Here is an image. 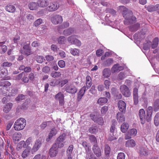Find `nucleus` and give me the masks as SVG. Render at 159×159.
I'll return each mask as SVG.
<instances>
[{
	"instance_id": "f257e3e1",
	"label": "nucleus",
	"mask_w": 159,
	"mask_h": 159,
	"mask_svg": "<svg viewBox=\"0 0 159 159\" xmlns=\"http://www.w3.org/2000/svg\"><path fill=\"white\" fill-rule=\"evenodd\" d=\"M119 10L122 12V14L125 20L124 22L125 25H128L135 23L136 21V18L133 16L132 12L124 6H120Z\"/></svg>"
},
{
	"instance_id": "f03ea898",
	"label": "nucleus",
	"mask_w": 159,
	"mask_h": 159,
	"mask_svg": "<svg viewBox=\"0 0 159 159\" xmlns=\"http://www.w3.org/2000/svg\"><path fill=\"white\" fill-rule=\"evenodd\" d=\"M26 125V120L23 118H20L15 122L14 126V129L16 131L23 130Z\"/></svg>"
},
{
	"instance_id": "7ed1b4c3",
	"label": "nucleus",
	"mask_w": 159,
	"mask_h": 159,
	"mask_svg": "<svg viewBox=\"0 0 159 159\" xmlns=\"http://www.w3.org/2000/svg\"><path fill=\"white\" fill-rule=\"evenodd\" d=\"M66 134H63L60 135L56 140L53 144H55L56 147L61 148L64 146V140L65 139Z\"/></svg>"
},
{
	"instance_id": "20e7f679",
	"label": "nucleus",
	"mask_w": 159,
	"mask_h": 159,
	"mask_svg": "<svg viewBox=\"0 0 159 159\" xmlns=\"http://www.w3.org/2000/svg\"><path fill=\"white\" fill-rule=\"evenodd\" d=\"M67 40L68 43L71 44H75L78 47L81 45V42L76 38L75 35H72L69 36Z\"/></svg>"
},
{
	"instance_id": "39448f33",
	"label": "nucleus",
	"mask_w": 159,
	"mask_h": 159,
	"mask_svg": "<svg viewBox=\"0 0 159 159\" xmlns=\"http://www.w3.org/2000/svg\"><path fill=\"white\" fill-rule=\"evenodd\" d=\"M120 91L122 94L125 97H129L131 95V92L129 88L125 85L123 84L120 86Z\"/></svg>"
},
{
	"instance_id": "423d86ee",
	"label": "nucleus",
	"mask_w": 159,
	"mask_h": 159,
	"mask_svg": "<svg viewBox=\"0 0 159 159\" xmlns=\"http://www.w3.org/2000/svg\"><path fill=\"white\" fill-rule=\"evenodd\" d=\"M65 87V90L69 93L75 94L77 91V88L72 84H67Z\"/></svg>"
},
{
	"instance_id": "0eeeda50",
	"label": "nucleus",
	"mask_w": 159,
	"mask_h": 159,
	"mask_svg": "<svg viewBox=\"0 0 159 159\" xmlns=\"http://www.w3.org/2000/svg\"><path fill=\"white\" fill-rule=\"evenodd\" d=\"M56 100L59 101V104L61 106H63L64 104V95L63 93L59 92L55 97Z\"/></svg>"
},
{
	"instance_id": "6e6552de",
	"label": "nucleus",
	"mask_w": 159,
	"mask_h": 159,
	"mask_svg": "<svg viewBox=\"0 0 159 159\" xmlns=\"http://www.w3.org/2000/svg\"><path fill=\"white\" fill-rule=\"evenodd\" d=\"M52 22L54 24H57L61 23L63 19L62 17L60 15H55L53 16L51 18Z\"/></svg>"
},
{
	"instance_id": "1a4fd4ad",
	"label": "nucleus",
	"mask_w": 159,
	"mask_h": 159,
	"mask_svg": "<svg viewBox=\"0 0 159 159\" xmlns=\"http://www.w3.org/2000/svg\"><path fill=\"white\" fill-rule=\"evenodd\" d=\"M58 148L56 147L55 144L52 145L49 151V155L51 157H54L56 156L58 153Z\"/></svg>"
},
{
	"instance_id": "9d476101",
	"label": "nucleus",
	"mask_w": 159,
	"mask_h": 159,
	"mask_svg": "<svg viewBox=\"0 0 159 159\" xmlns=\"http://www.w3.org/2000/svg\"><path fill=\"white\" fill-rule=\"evenodd\" d=\"M139 116L140 119L141 123L144 124L145 122V112L143 109H141L139 110Z\"/></svg>"
},
{
	"instance_id": "9b49d317",
	"label": "nucleus",
	"mask_w": 159,
	"mask_h": 159,
	"mask_svg": "<svg viewBox=\"0 0 159 159\" xmlns=\"http://www.w3.org/2000/svg\"><path fill=\"white\" fill-rule=\"evenodd\" d=\"M23 48L24 51L23 52H21V53L24 54L25 56H27L32 53L31 51V48H30L29 44H26L24 45Z\"/></svg>"
},
{
	"instance_id": "f8f14e48",
	"label": "nucleus",
	"mask_w": 159,
	"mask_h": 159,
	"mask_svg": "<svg viewBox=\"0 0 159 159\" xmlns=\"http://www.w3.org/2000/svg\"><path fill=\"white\" fill-rule=\"evenodd\" d=\"M118 106L119 110L123 113H125L126 110V104L122 100H120L118 103Z\"/></svg>"
},
{
	"instance_id": "ddd939ff",
	"label": "nucleus",
	"mask_w": 159,
	"mask_h": 159,
	"mask_svg": "<svg viewBox=\"0 0 159 159\" xmlns=\"http://www.w3.org/2000/svg\"><path fill=\"white\" fill-rule=\"evenodd\" d=\"M93 150L94 154L97 157H99L101 156L100 149L97 144H94L93 147Z\"/></svg>"
},
{
	"instance_id": "4468645a",
	"label": "nucleus",
	"mask_w": 159,
	"mask_h": 159,
	"mask_svg": "<svg viewBox=\"0 0 159 159\" xmlns=\"http://www.w3.org/2000/svg\"><path fill=\"white\" fill-rule=\"evenodd\" d=\"M59 7V4L57 2H52L48 7V10L50 11H55Z\"/></svg>"
},
{
	"instance_id": "2eb2a0df",
	"label": "nucleus",
	"mask_w": 159,
	"mask_h": 159,
	"mask_svg": "<svg viewBox=\"0 0 159 159\" xmlns=\"http://www.w3.org/2000/svg\"><path fill=\"white\" fill-rule=\"evenodd\" d=\"M138 152L143 156H146L148 155V153L147 149L144 147L140 146L137 148Z\"/></svg>"
},
{
	"instance_id": "dca6fc26",
	"label": "nucleus",
	"mask_w": 159,
	"mask_h": 159,
	"mask_svg": "<svg viewBox=\"0 0 159 159\" xmlns=\"http://www.w3.org/2000/svg\"><path fill=\"white\" fill-rule=\"evenodd\" d=\"M42 144V141L38 139L35 142L32 148V150L34 152H36L40 148Z\"/></svg>"
},
{
	"instance_id": "f3484780",
	"label": "nucleus",
	"mask_w": 159,
	"mask_h": 159,
	"mask_svg": "<svg viewBox=\"0 0 159 159\" xmlns=\"http://www.w3.org/2000/svg\"><path fill=\"white\" fill-rule=\"evenodd\" d=\"M138 92V89L136 88H134L133 90V98L134 103L135 105L137 104L139 102Z\"/></svg>"
},
{
	"instance_id": "a211bd4d",
	"label": "nucleus",
	"mask_w": 159,
	"mask_h": 159,
	"mask_svg": "<svg viewBox=\"0 0 159 159\" xmlns=\"http://www.w3.org/2000/svg\"><path fill=\"white\" fill-rule=\"evenodd\" d=\"M57 131L55 128H52L50 131L48 136V138L46 139V141L48 142L51 140L52 137L55 136L57 133Z\"/></svg>"
},
{
	"instance_id": "6ab92c4d",
	"label": "nucleus",
	"mask_w": 159,
	"mask_h": 159,
	"mask_svg": "<svg viewBox=\"0 0 159 159\" xmlns=\"http://www.w3.org/2000/svg\"><path fill=\"white\" fill-rule=\"evenodd\" d=\"M28 7L31 10H35L38 8L39 6L37 2H32L28 4Z\"/></svg>"
},
{
	"instance_id": "aec40b11",
	"label": "nucleus",
	"mask_w": 159,
	"mask_h": 159,
	"mask_svg": "<svg viewBox=\"0 0 159 159\" xmlns=\"http://www.w3.org/2000/svg\"><path fill=\"white\" fill-rule=\"evenodd\" d=\"M152 107L151 106L149 107L147 109V121L149 122L152 116Z\"/></svg>"
},
{
	"instance_id": "412c9836",
	"label": "nucleus",
	"mask_w": 159,
	"mask_h": 159,
	"mask_svg": "<svg viewBox=\"0 0 159 159\" xmlns=\"http://www.w3.org/2000/svg\"><path fill=\"white\" fill-rule=\"evenodd\" d=\"M86 90H87V89H86V87L85 86H84L80 89L78 95L77 100L78 101H80Z\"/></svg>"
},
{
	"instance_id": "4be33fe9",
	"label": "nucleus",
	"mask_w": 159,
	"mask_h": 159,
	"mask_svg": "<svg viewBox=\"0 0 159 159\" xmlns=\"http://www.w3.org/2000/svg\"><path fill=\"white\" fill-rule=\"evenodd\" d=\"M39 7H45L48 5V0H38L37 1Z\"/></svg>"
},
{
	"instance_id": "5701e85b",
	"label": "nucleus",
	"mask_w": 159,
	"mask_h": 159,
	"mask_svg": "<svg viewBox=\"0 0 159 159\" xmlns=\"http://www.w3.org/2000/svg\"><path fill=\"white\" fill-rule=\"evenodd\" d=\"M135 141L132 139L127 141L125 143V146L127 147H133L136 145Z\"/></svg>"
},
{
	"instance_id": "b1692460",
	"label": "nucleus",
	"mask_w": 159,
	"mask_h": 159,
	"mask_svg": "<svg viewBox=\"0 0 159 159\" xmlns=\"http://www.w3.org/2000/svg\"><path fill=\"white\" fill-rule=\"evenodd\" d=\"M102 75L105 78H108L111 75V71L110 69L106 68L104 69L102 71Z\"/></svg>"
},
{
	"instance_id": "393cba45",
	"label": "nucleus",
	"mask_w": 159,
	"mask_h": 159,
	"mask_svg": "<svg viewBox=\"0 0 159 159\" xmlns=\"http://www.w3.org/2000/svg\"><path fill=\"white\" fill-rule=\"evenodd\" d=\"M117 119L119 122H122L125 121V118L122 113L118 112L116 115Z\"/></svg>"
},
{
	"instance_id": "a878e982",
	"label": "nucleus",
	"mask_w": 159,
	"mask_h": 159,
	"mask_svg": "<svg viewBox=\"0 0 159 159\" xmlns=\"http://www.w3.org/2000/svg\"><path fill=\"white\" fill-rule=\"evenodd\" d=\"M74 32V30L72 28H69L65 30L63 32V34L66 36L69 35L73 33Z\"/></svg>"
},
{
	"instance_id": "bb28decb",
	"label": "nucleus",
	"mask_w": 159,
	"mask_h": 159,
	"mask_svg": "<svg viewBox=\"0 0 159 159\" xmlns=\"http://www.w3.org/2000/svg\"><path fill=\"white\" fill-rule=\"evenodd\" d=\"M92 84L91 78L88 75L86 77V87L87 89H89Z\"/></svg>"
},
{
	"instance_id": "cd10ccee",
	"label": "nucleus",
	"mask_w": 159,
	"mask_h": 159,
	"mask_svg": "<svg viewBox=\"0 0 159 159\" xmlns=\"http://www.w3.org/2000/svg\"><path fill=\"white\" fill-rule=\"evenodd\" d=\"M129 127V124L126 123H124L121 125L120 129L123 133H125Z\"/></svg>"
},
{
	"instance_id": "c85d7f7f",
	"label": "nucleus",
	"mask_w": 159,
	"mask_h": 159,
	"mask_svg": "<svg viewBox=\"0 0 159 159\" xmlns=\"http://www.w3.org/2000/svg\"><path fill=\"white\" fill-rule=\"evenodd\" d=\"M5 9L9 12H14L15 11L16 8L12 5H8L6 7Z\"/></svg>"
},
{
	"instance_id": "c756f323",
	"label": "nucleus",
	"mask_w": 159,
	"mask_h": 159,
	"mask_svg": "<svg viewBox=\"0 0 159 159\" xmlns=\"http://www.w3.org/2000/svg\"><path fill=\"white\" fill-rule=\"evenodd\" d=\"M154 111H157L159 110V99H157L154 101L153 104Z\"/></svg>"
},
{
	"instance_id": "7c9ffc66",
	"label": "nucleus",
	"mask_w": 159,
	"mask_h": 159,
	"mask_svg": "<svg viewBox=\"0 0 159 159\" xmlns=\"http://www.w3.org/2000/svg\"><path fill=\"white\" fill-rule=\"evenodd\" d=\"M98 131V128L96 125L92 126L89 129V132L91 134H95Z\"/></svg>"
},
{
	"instance_id": "2f4dec72",
	"label": "nucleus",
	"mask_w": 159,
	"mask_h": 159,
	"mask_svg": "<svg viewBox=\"0 0 159 159\" xmlns=\"http://www.w3.org/2000/svg\"><path fill=\"white\" fill-rule=\"evenodd\" d=\"M111 152L110 146L107 144L105 145L104 147V152L106 156L109 157Z\"/></svg>"
},
{
	"instance_id": "473e14b6",
	"label": "nucleus",
	"mask_w": 159,
	"mask_h": 159,
	"mask_svg": "<svg viewBox=\"0 0 159 159\" xmlns=\"http://www.w3.org/2000/svg\"><path fill=\"white\" fill-rule=\"evenodd\" d=\"M113 60L111 58L107 59L103 63L104 65L105 66H109L113 63Z\"/></svg>"
},
{
	"instance_id": "72a5a7b5",
	"label": "nucleus",
	"mask_w": 159,
	"mask_h": 159,
	"mask_svg": "<svg viewBox=\"0 0 159 159\" xmlns=\"http://www.w3.org/2000/svg\"><path fill=\"white\" fill-rule=\"evenodd\" d=\"M108 100L105 98H101L98 99L97 103L100 105H102L107 102Z\"/></svg>"
},
{
	"instance_id": "f704fd0d",
	"label": "nucleus",
	"mask_w": 159,
	"mask_h": 159,
	"mask_svg": "<svg viewBox=\"0 0 159 159\" xmlns=\"http://www.w3.org/2000/svg\"><path fill=\"white\" fill-rule=\"evenodd\" d=\"M82 145L85 149L86 154H88V153H90L91 152L89 151V148L87 145V142L83 141L82 143Z\"/></svg>"
},
{
	"instance_id": "c9c22d12",
	"label": "nucleus",
	"mask_w": 159,
	"mask_h": 159,
	"mask_svg": "<svg viewBox=\"0 0 159 159\" xmlns=\"http://www.w3.org/2000/svg\"><path fill=\"white\" fill-rule=\"evenodd\" d=\"M30 151L28 148H26L22 152V157L23 158L27 157L30 154Z\"/></svg>"
},
{
	"instance_id": "e433bc0d",
	"label": "nucleus",
	"mask_w": 159,
	"mask_h": 159,
	"mask_svg": "<svg viewBox=\"0 0 159 159\" xmlns=\"http://www.w3.org/2000/svg\"><path fill=\"white\" fill-rule=\"evenodd\" d=\"M158 39L157 38H155L153 41L152 43V49H155L158 45Z\"/></svg>"
},
{
	"instance_id": "4c0bfd02",
	"label": "nucleus",
	"mask_w": 159,
	"mask_h": 159,
	"mask_svg": "<svg viewBox=\"0 0 159 159\" xmlns=\"http://www.w3.org/2000/svg\"><path fill=\"white\" fill-rule=\"evenodd\" d=\"M89 139L90 142L92 143H93L94 145L97 144H96L97 143L96 138L93 135H89Z\"/></svg>"
},
{
	"instance_id": "58836bf2",
	"label": "nucleus",
	"mask_w": 159,
	"mask_h": 159,
	"mask_svg": "<svg viewBox=\"0 0 159 159\" xmlns=\"http://www.w3.org/2000/svg\"><path fill=\"white\" fill-rule=\"evenodd\" d=\"M58 43L60 44H65L66 42V38L63 36H61L57 39Z\"/></svg>"
},
{
	"instance_id": "ea45409f",
	"label": "nucleus",
	"mask_w": 159,
	"mask_h": 159,
	"mask_svg": "<svg viewBox=\"0 0 159 159\" xmlns=\"http://www.w3.org/2000/svg\"><path fill=\"white\" fill-rule=\"evenodd\" d=\"M154 122L155 125L158 126L159 125V112L157 113L154 119Z\"/></svg>"
},
{
	"instance_id": "a19ab883",
	"label": "nucleus",
	"mask_w": 159,
	"mask_h": 159,
	"mask_svg": "<svg viewBox=\"0 0 159 159\" xmlns=\"http://www.w3.org/2000/svg\"><path fill=\"white\" fill-rule=\"evenodd\" d=\"M70 53L73 56H77L79 53V50L77 48H71L70 49Z\"/></svg>"
},
{
	"instance_id": "79ce46f5",
	"label": "nucleus",
	"mask_w": 159,
	"mask_h": 159,
	"mask_svg": "<svg viewBox=\"0 0 159 159\" xmlns=\"http://www.w3.org/2000/svg\"><path fill=\"white\" fill-rule=\"evenodd\" d=\"M85 158L86 159H97L92 152L86 154Z\"/></svg>"
},
{
	"instance_id": "37998d69",
	"label": "nucleus",
	"mask_w": 159,
	"mask_h": 159,
	"mask_svg": "<svg viewBox=\"0 0 159 159\" xmlns=\"http://www.w3.org/2000/svg\"><path fill=\"white\" fill-rule=\"evenodd\" d=\"M61 75V73L57 71H53L51 74V76L54 78H58Z\"/></svg>"
},
{
	"instance_id": "c03bdc74",
	"label": "nucleus",
	"mask_w": 159,
	"mask_h": 159,
	"mask_svg": "<svg viewBox=\"0 0 159 159\" xmlns=\"http://www.w3.org/2000/svg\"><path fill=\"white\" fill-rule=\"evenodd\" d=\"M25 142L23 141H22L19 142L18 144L16 147V149L18 151H19L24 147Z\"/></svg>"
},
{
	"instance_id": "a18cd8bd",
	"label": "nucleus",
	"mask_w": 159,
	"mask_h": 159,
	"mask_svg": "<svg viewBox=\"0 0 159 159\" xmlns=\"http://www.w3.org/2000/svg\"><path fill=\"white\" fill-rule=\"evenodd\" d=\"M73 149V145H70L69 146L66 151V155H72Z\"/></svg>"
},
{
	"instance_id": "49530a36",
	"label": "nucleus",
	"mask_w": 159,
	"mask_h": 159,
	"mask_svg": "<svg viewBox=\"0 0 159 159\" xmlns=\"http://www.w3.org/2000/svg\"><path fill=\"white\" fill-rule=\"evenodd\" d=\"M108 110V107L107 106L103 107L101 109V114L102 116L104 115Z\"/></svg>"
},
{
	"instance_id": "de8ad7c7",
	"label": "nucleus",
	"mask_w": 159,
	"mask_h": 159,
	"mask_svg": "<svg viewBox=\"0 0 159 159\" xmlns=\"http://www.w3.org/2000/svg\"><path fill=\"white\" fill-rule=\"evenodd\" d=\"M95 122L98 123L99 125H102L104 123L103 118L101 117H98L97 119V121Z\"/></svg>"
},
{
	"instance_id": "09e8293b",
	"label": "nucleus",
	"mask_w": 159,
	"mask_h": 159,
	"mask_svg": "<svg viewBox=\"0 0 159 159\" xmlns=\"http://www.w3.org/2000/svg\"><path fill=\"white\" fill-rule=\"evenodd\" d=\"M116 139V138L114 136V133H110L108 138V140L110 141H112Z\"/></svg>"
},
{
	"instance_id": "8fccbe9b",
	"label": "nucleus",
	"mask_w": 159,
	"mask_h": 159,
	"mask_svg": "<svg viewBox=\"0 0 159 159\" xmlns=\"http://www.w3.org/2000/svg\"><path fill=\"white\" fill-rule=\"evenodd\" d=\"M118 64L114 65L111 68V71L112 73H114L118 71Z\"/></svg>"
},
{
	"instance_id": "3c124183",
	"label": "nucleus",
	"mask_w": 159,
	"mask_h": 159,
	"mask_svg": "<svg viewBox=\"0 0 159 159\" xmlns=\"http://www.w3.org/2000/svg\"><path fill=\"white\" fill-rule=\"evenodd\" d=\"M116 122L114 121L113 122L112 124L111 125L110 131L111 133H114L115 130V125H116Z\"/></svg>"
},
{
	"instance_id": "603ef678",
	"label": "nucleus",
	"mask_w": 159,
	"mask_h": 159,
	"mask_svg": "<svg viewBox=\"0 0 159 159\" xmlns=\"http://www.w3.org/2000/svg\"><path fill=\"white\" fill-rule=\"evenodd\" d=\"M42 22V20L41 19L39 18L37 20H36L34 22V25L36 26H38L39 25H40Z\"/></svg>"
},
{
	"instance_id": "864d4df0",
	"label": "nucleus",
	"mask_w": 159,
	"mask_h": 159,
	"mask_svg": "<svg viewBox=\"0 0 159 159\" xmlns=\"http://www.w3.org/2000/svg\"><path fill=\"white\" fill-rule=\"evenodd\" d=\"M11 85V84L8 81H3L1 83V86L4 87L9 86Z\"/></svg>"
},
{
	"instance_id": "5fc2aeb1",
	"label": "nucleus",
	"mask_w": 159,
	"mask_h": 159,
	"mask_svg": "<svg viewBox=\"0 0 159 159\" xmlns=\"http://www.w3.org/2000/svg\"><path fill=\"white\" fill-rule=\"evenodd\" d=\"M12 65V63L10 62L6 61L2 63L1 66L2 67H9L11 66Z\"/></svg>"
},
{
	"instance_id": "6e6d98bb",
	"label": "nucleus",
	"mask_w": 159,
	"mask_h": 159,
	"mask_svg": "<svg viewBox=\"0 0 159 159\" xmlns=\"http://www.w3.org/2000/svg\"><path fill=\"white\" fill-rule=\"evenodd\" d=\"M129 131L132 136H135L137 133V130L134 129H132L130 130Z\"/></svg>"
},
{
	"instance_id": "4d7b16f0",
	"label": "nucleus",
	"mask_w": 159,
	"mask_h": 159,
	"mask_svg": "<svg viewBox=\"0 0 159 159\" xmlns=\"http://www.w3.org/2000/svg\"><path fill=\"white\" fill-rule=\"evenodd\" d=\"M117 159H125V155L123 152H120L118 154Z\"/></svg>"
},
{
	"instance_id": "13d9d810",
	"label": "nucleus",
	"mask_w": 159,
	"mask_h": 159,
	"mask_svg": "<svg viewBox=\"0 0 159 159\" xmlns=\"http://www.w3.org/2000/svg\"><path fill=\"white\" fill-rule=\"evenodd\" d=\"M147 10L149 12H152L155 11V6L151 5L148 7Z\"/></svg>"
},
{
	"instance_id": "bf43d9fd",
	"label": "nucleus",
	"mask_w": 159,
	"mask_h": 159,
	"mask_svg": "<svg viewBox=\"0 0 159 159\" xmlns=\"http://www.w3.org/2000/svg\"><path fill=\"white\" fill-rule=\"evenodd\" d=\"M106 11L107 12L110 13L113 15L115 14L116 13V11L115 10L111 8H107Z\"/></svg>"
},
{
	"instance_id": "052dcab7",
	"label": "nucleus",
	"mask_w": 159,
	"mask_h": 159,
	"mask_svg": "<svg viewBox=\"0 0 159 159\" xmlns=\"http://www.w3.org/2000/svg\"><path fill=\"white\" fill-rule=\"evenodd\" d=\"M22 81L25 83H27L29 81V78L27 75H25V74L23 75L22 79Z\"/></svg>"
},
{
	"instance_id": "680f3d73",
	"label": "nucleus",
	"mask_w": 159,
	"mask_h": 159,
	"mask_svg": "<svg viewBox=\"0 0 159 159\" xmlns=\"http://www.w3.org/2000/svg\"><path fill=\"white\" fill-rule=\"evenodd\" d=\"M50 70V69L49 67L48 66H45L42 69L43 72L46 73H48Z\"/></svg>"
},
{
	"instance_id": "e2e57ef3",
	"label": "nucleus",
	"mask_w": 159,
	"mask_h": 159,
	"mask_svg": "<svg viewBox=\"0 0 159 159\" xmlns=\"http://www.w3.org/2000/svg\"><path fill=\"white\" fill-rule=\"evenodd\" d=\"M25 73L24 72H22L21 73L19 74L16 76L15 78V80H20L21 78H22L23 76L24 75Z\"/></svg>"
},
{
	"instance_id": "0e129e2a",
	"label": "nucleus",
	"mask_w": 159,
	"mask_h": 159,
	"mask_svg": "<svg viewBox=\"0 0 159 159\" xmlns=\"http://www.w3.org/2000/svg\"><path fill=\"white\" fill-rule=\"evenodd\" d=\"M58 64L61 68H63L65 66V62L63 60H60L58 62Z\"/></svg>"
},
{
	"instance_id": "69168bd1",
	"label": "nucleus",
	"mask_w": 159,
	"mask_h": 159,
	"mask_svg": "<svg viewBox=\"0 0 159 159\" xmlns=\"http://www.w3.org/2000/svg\"><path fill=\"white\" fill-rule=\"evenodd\" d=\"M44 60L43 57L41 56H38L37 58V61L39 63H42Z\"/></svg>"
},
{
	"instance_id": "338daca9",
	"label": "nucleus",
	"mask_w": 159,
	"mask_h": 159,
	"mask_svg": "<svg viewBox=\"0 0 159 159\" xmlns=\"http://www.w3.org/2000/svg\"><path fill=\"white\" fill-rule=\"evenodd\" d=\"M50 122H51L50 121L44 122L40 125V127L42 129H43L47 126L48 124Z\"/></svg>"
},
{
	"instance_id": "774afa93",
	"label": "nucleus",
	"mask_w": 159,
	"mask_h": 159,
	"mask_svg": "<svg viewBox=\"0 0 159 159\" xmlns=\"http://www.w3.org/2000/svg\"><path fill=\"white\" fill-rule=\"evenodd\" d=\"M125 77V74L123 72H121L118 75V78L120 80H122Z\"/></svg>"
}]
</instances>
